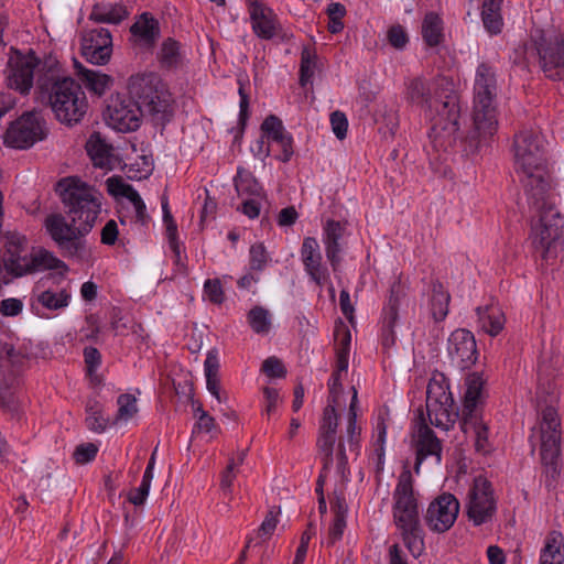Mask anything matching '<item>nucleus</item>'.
<instances>
[{
  "label": "nucleus",
  "instance_id": "obj_43",
  "mask_svg": "<svg viewBox=\"0 0 564 564\" xmlns=\"http://www.w3.org/2000/svg\"><path fill=\"white\" fill-rule=\"evenodd\" d=\"M316 53L310 47H304L301 53L300 64V85L306 86L314 75V68L316 66Z\"/></svg>",
  "mask_w": 564,
  "mask_h": 564
},
{
  "label": "nucleus",
  "instance_id": "obj_40",
  "mask_svg": "<svg viewBox=\"0 0 564 564\" xmlns=\"http://www.w3.org/2000/svg\"><path fill=\"white\" fill-rule=\"evenodd\" d=\"M159 61L164 68H175L181 62L180 43L172 37L163 41Z\"/></svg>",
  "mask_w": 564,
  "mask_h": 564
},
{
  "label": "nucleus",
  "instance_id": "obj_41",
  "mask_svg": "<svg viewBox=\"0 0 564 564\" xmlns=\"http://www.w3.org/2000/svg\"><path fill=\"white\" fill-rule=\"evenodd\" d=\"M86 424L90 431L101 433L108 425V419L104 417L101 405L95 399L88 400L86 404Z\"/></svg>",
  "mask_w": 564,
  "mask_h": 564
},
{
  "label": "nucleus",
  "instance_id": "obj_31",
  "mask_svg": "<svg viewBox=\"0 0 564 564\" xmlns=\"http://www.w3.org/2000/svg\"><path fill=\"white\" fill-rule=\"evenodd\" d=\"M25 362V356L17 351L11 344L0 340V375L17 378Z\"/></svg>",
  "mask_w": 564,
  "mask_h": 564
},
{
  "label": "nucleus",
  "instance_id": "obj_33",
  "mask_svg": "<svg viewBox=\"0 0 564 564\" xmlns=\"http://www.w3.org/2000/svg\"><path fill=\"white\" fill-rule=\"evenodd\" d=\"M85 148L95 166L104 167L109 162L112 147L106 142L100 132H93Z\"/></svg>",
  "mask_w": 564,
  "mask_h": 564
},
{
  "label": "nucleus",
  "instance_id": "obj_53",
  "mask_svg": "<svg viewBox=\"0 0 564 564\" xmlns=\"http://www.w3.org/2000/svg\"><path fill=\"white\" fill-rule=\"evenodd\" d=\"M106 185L108 193L115 197L122 196L128 198V196L134 191L132 185L124 183L122 177L117 175L107 178Z\"/></svg>",
  "mask_w": 564,
  "mask_h": 564
},
{
  "label": "nucleus",
  "instance_id": "obj_16",
  "mask_svg": "<svg viewBox=\"0 0 564 564\" xmlns=\"http://www.w3.org/2000/svg\"><path fill=\"white\" fill-rule=\"evenodd\" d=\"M447 351L452 364L459 369L471 367L478 357L476 340L471 332L458 328L447 340Z\"/></svg>",
  "mask_w": 564,
  "mask_h": 564
},
{
  "label": "nucleus",
  "instance_id": "obj_14",
  "mask_svg": "<svg viewBox=\"0 0 564 564\" xmlns=\"http://www.w3.org/2000/svg\"><path fill=\"white\" fill-rule=\"evenodd\" d=\"M80 52L88 63L95 65L107 64L112 54V36L110 31L106 28L84 31L80 40Z\"/></svg>",
  "mask_w": 564,
  "mask_h": 564
},
{
  "label": "nucleus",
  "instance_id": "obj_60",
  "mask_svg": "<svg viewBox=\"0 0 564 564\" xmlns=\"http://www.w3.org/2000/svg\"><path fill=\"white\" fill-rule=\"evenodd\" d=\"M485 29L490 34H499L503 26L501 13H481Z\"/></svg>",
  "mask_w": 564,
  "mask_h": 564
},
{
  "label": "nucleus",
  "instance_id": "obj_2",
  "mask_svg": "<svg viewBox=\"0 0 564 564\" xmlns=\"http://www.w3.org/2000/svg\"><path fill=\"white\" fill-rule=\"evenodd\" d=\"M55 192L65 215H47L44 220L45 230L63 257L84 261L90 254L85 237L96 225L104 196L77 176L61 178L55 185Z\"/></svg>",
  "mask_w": 564,
  "mask_h": 564
},
{
  "label": "nucleus",
  "instance_id": "obj_11",
  "mask_svg": "<svg viewBox=\"0 0 564 564\" xmlns=\"http://www.w3.org/2000/svg\"><path fill=\"white\" fill-rule=\"evenodd\" d=\"M41 59L30 48L26 53L11 47L7 64V82L11 89L22 95L29 94L33 87L34 70L40 66Z\"/></svg>",
  "mask_w": 564,
  "mask_h": 564
},
{
  "label": "nucleus",
  "instance_id": "obj_58",
  "mask_svg": "<svg viewBox=\"0 0 564 564\" xmlns=\"http://www.w3.org/2000/svg\"><path fill=\"white\" fill-rule=\"evenodd\" d=\"M330 124L337 139L343 140L347 135L348 120L344 112L336 110L330 113Z\"/></svg>",
  "mask_w": 564,
  "mask_h": 564
},
{
  "label": "nucleus",
  "instance_id": "obj_34",
  "mask_svg": "<svg viewBox=\"0 0 564 564\" xmlns=\"http://www.w3.org/2000/svg\"><path fill=\"white\" fill-rule=\"evenodd\" d=\"M334 339L336 343V367L338 371H347L351 334L343 322L335 327Z\"/></svg>",
  "mask_w": 564,
  "mask_h": 564
},
{
  "label": "nucleus",
  "instance_id": "obj_3",
  "mask_svg": "<svg viewBox=\"0 0 564 564\" xmlns=\"http://www.w3.org/2000/svg\"><path fill=\"white\" fill-rule=\"evenodd\" d=\"M405 99L425 109L431 121L429 138L436 150L447 151L456 144L460 106L452 80L446 77L410 78L405 82Z\"/></svg>",
  "mask_w": 564,
  "mask_h": 564
},
{
  "label": "nucleus",
  "instance_id": "obj_28",
  "mask_svg": "<svg viewBox=\"0 0 564 564\" xmlns=\"http://www.w3.org/2000/svg\"><path fill=\"white\" fill-rule=\"evenodd\" d=\"M477 323L479 328L490 336H497L503 328L505 316L502 312L494 306L486 305L476 308Z\"/></svg>",
  "mask_w": 564,
  "mask_h": 564
},
{
  "label": "nucleus",
  "instance_id": "obj_56",
  "mask_svg": "<svg viewBox=\"0 0 564 564\" xmlns=\"http://www.w3.org/2000/svg\"><path fill=\"white\" fill-rule=\"evenodd\" d=\"M204 291L208 300L214 304H221L225 301V294L219 279L206 280Z\"/></svg>",
  "mask_w": 564,
  "mask_h": 564
},
{
  "label": "nucleus",
  "instance_id": "obj_8",
  "mask_svg": "<svg viewBox=\"0 0 564 564\" xmlns=\"http://www.w3.org/2000/svg\"><path fill=\"white\" fill-rule=\"evenodd\" d=\"M393 518L399 529H417L419 506L413 490V478L408 466L399 476L393 492Z\"/></svg>",
  "mask_w": 564,
  "mask_h": 564
},
{
  "label": "nucleus",
  "instance_id": "obj_57",
  "mask_svg": "<svg viewBox=\"0 0 564 564\" xmlns=\"http://www.w3.org/2000/svg\"><path fill=\"white\" fill-rule=\"evenodd\" d=\"M387 36L390 45L398 50L404 48L409 42L408 34L400 24L392 25L388 30Z\"/></svg>",
  "mask_w": 564,
  "mask_h": 564
},
{
  "label": "nucleus",
  "instance_id": "obj_4",
  "mask_svg": "<svg viewBox=\"0 0 564 564\" xmlns=\"http://www.w3.org/2000/svg\"><path fill=\"white\" fill-rule=\"evenodd\" d=\"M497 96V80L491 66L481 63L477 67L474 85V128L459 140L460 151L466 156L479 153L481 147L498 129L495 99Z\"/></svg>",
  "mask_w": 564,
  "mask_h": 564
},
{
  "label": "nucleus",
  "instance_id": "obj_29",
  "mask_svg": "<svg viewBox=\"0 0 564 564\" xmlns=\"http://www.w3.org/2000/svg\"><path fill=\"white\" fill-rule=\"evenodd\" d=\"M129 12L120 3H96L89 14V20L97 23L119 24Z\"/></svg>",
  "mask_w": 564,
  "mask_h": 564
},
{
  "label": "nucleus",
  "instance_id": "obj_35",
  "mask_svg": "<svg viewBox=\"0 0 564 564\" xmlns=\"http://www.w3.org/2000/svg\"><path fill=\"white\" fill-rule=\"evenodd\" d=\"M451 301L449 293L445 290L444 285L435 280L432 282V296H431V314L435 322H442L448 314V305Z\"/></svg>",
  "mask_w": 564,
  "mask_h": 564
},
{
  "label": "nucleus",
  "instance_id": "obj_24",
  "mask_svg": "<svg viewBox=\"0 0 564 564\" xmlns=\"http://www.w3.org/2000/svg\"><path fill=\"white\" fill-rule=\"evenodd\" d=\"M560 454V435L557 431H544L541 427V463L545 466L546 473H551L552 476L558 474L557 460Z\"/></svg>",
  "mask_w": 564,
  "mask_h": 564
},
{
  "label": "nucleus",
  "instance_id": "obj_23",
  "mask_svg": "<svg viewBox=\"0 0 564 564\" xmlns=\"http://www.w3.org/2000/svg\"><path fill=\"white\" fill-rule=\"evenodd\" d=\"M19 381L17 378L1 375L0 377V409L6 413H9L11 417L21 420L23 411L19 397L17 395V389Z\"/></svg>",
  "mask_w": 564,
  "mask_h": 564
},
{
  "label": "nucleus",
  "instance_id": "obj_44",
  "mask_svg": "<svg viewBox=\"0 0 564 564\" xmlns=\"http://www.w3.org/2000/svg\"><path fill=\"white\" fill-rule=\"evenodd\" d=\"M336 443V434L318 432L316 446L323 456V468L328 469L333 464V453Z\"/></svg>",
  "mask_w": 564,
  "mask_h": 564
},
{
  "label": "nucleus",
  "instance_id": "obj_32",
  "mask_svg": "<svg viewBox=\"0 0 564 564\" xmlns=\"http://www.w3.org/2000/svg\"><path fill=\"white\" fill-rule=\"evenodd\" d=\"M429 421L437 429L448 431L459 419V409L455 402L453 404H442L438 406L426 408Z\"/></svg>",
  "mask_w": 564,
  "mask_h": 564
},
{
  "label": "nucleus",
  "instance_id": "obj_64",
  "mask_svg": "<svg viewBox=\"0 0 564 564\" xmlns=\"http://www.w3.org/2000/svg\"><path fill=\"white\" fill-rule=\"evenodd\" d=\"M118 235L119 230L117 223L113 219L108 220L101 229V243L106 246H113L118 239Z\"/></svg>",
  "mask_w": 564,
  "mask_h": 564
},
{
  "label": "nucleus",
  "instance_id": "obj_48",
  "mask_svg": "<svg viewBox=\"0 0 564 564\" xmlns=\"http://www.w3.org/2000/svg\"><path fill=\"white\" fill-rule=\"evenodd\" d=\"M235 187L239 195L261 196L262 194V187L252 174L236 177Z\"/></svg>",
  "mask_w": 564,
  "mask_h": 564
},
{
  "label": "nucleus",
  "instance_id": "obj_6",
  "mask_svg": "<svg viewBox=\"0 0 564 564\" xmlns=\"http://www.w3.org/2000/svg\"><path fill=\"white\" fill-rule=\"evenodd\" d=\"M160 78L154 73L131 76L128 84V96L140 106L143 115H150L156 123L164 124L172 117L170 101L159 89Z\"/></svg>",
  "mask_w": 564,
  "mask_h": 564
},
{
  "label": "nucleus",
  "instance_id": "obj_46",
  "mask_svg": "<svg viewBox=\"0 0 564 564\" xmlns=\"http://www.w3.org/2000/svg\"><path fill=\"white\" fill-rule=\"evenodd\" d=\"M346 8L340 2H332L328 4L326 13L328 17V31L332 34H337L343 31V18L346 15Z\"/></svg>",
  "mask_w": 564,
  "mask_h": 564
},
{
  "label": "nucleus",
  "instance_id": "obj_49",
  "mask_svg": "<svg viewBox=\"0 0 564 564\" xmlns=\"http://www.w3.org/2000/svg\"><path fill=\"white\" fill-rule=\"evenodd\" d=\"M117 403L119 409L115 422L119 420L128 421L138 412L137 399L133 394H120L117 399Z\"/></svg>",
  "mask_w": 564,
  "mask_h": 564
},
{
  "label": "nucleus",
  "instance_id": "obj_20",
  "mask_svg": "<svg viewBox=\"0 0 564 564\" xmlns=\"http://www.w3.org/2000/svg\"><path fill=\"white\" fill-rule=\"evenodd\" d=\"M261 131L281 148L276 159L283 163L289 162L294 154L293 137L285 131L282 120L275 115H269L261 123Z\"/></svg>",
  "mask_w": 564,
  "mask_h": 564
},
{
  "label": "nucleus",
  "instance_id": "obj_1",
  "mask_svg": "<svg viewBox=\"0 0 564 564\" xmlns=\"http://www.w3.org/2000/svg\"><path fill=\"white\" fill-rule=\"evenodd\" d=\"M514 166L522 173L528 203L538 215L531 223L532 246L541 259L549 264L563 250L564 219L549 199L550 183L545 177V147L543 138L532 131L522 130L513 137Z\"/></svg>",
  "mask_w": 564,
  "mask_h": 564
},
{
  "label": "nucleus",
  "instance_id": "obj_21",
  "mask_svg": "<svg viewBox=\"0 0 564 564\" xmlns=\"http://www.w3.org/2000/svg\"><path fill=\"white\" fill-rule=\"evenodd\" d=\"M345 232L346 226L334 219H328L323 226L325 253L334 271L338 269L341 262L340 253L344 248Z\"/></svg>",
  "mask_w": 564,
  "mask_h": 564
},
{
  "label": "nucleus",
  "instance_id": "obj_63",
  "mask_svg": "<svg viewBox=\"0 0 564 564\" xmlns=\"http://www.w3.org/2000/svg\"><path fill=\"white\" fill-rule=\"evenodd\" d=\"M127 199H129L132 203V205L134 206L137 220L140 221L141 224L148 223L149 216L147 214V207H145V204H144L143 199L141 198L140 194L134 189L128 196Z\"/></svg>",
  "mask_w": 564,
  "mask_h": 564
},
{
  "label": "nucleus",
  "instance_id": "obj_50",
  "mask_svg": "<svg viewBox=\"0 0 564 564\" xmlns=\"http://www.w3.org/2000/svg\"><path fill=\"white\" fill-rule=\"evenodd\" d=\"M269 254L262 242H257L250 247V270L261 272L267 267Z\"/></svg>",
  "mask_w": 564,
  "mask_h": 564
},
{
  "label": "nucleus",
  "instance_id": "obj_52",
  "mask_svg": "<svg viewBox=\"0 0 564 564\" xmlns=\"http://www.w3.org/2000/svg\"><path fill=\"white\" fill-rule=\"evenodd\" d=\"M423 531H403V542L409 552L419 557L424 551Z\"/></svg>",
  "mask_w": 564,
  "mask_h": 564
},
{
  "label": "nucleus",
  "instance_id": "obj_7",
  "mask_svg": "<svg viewBox=\"0 0 564 564\" xmlns=\"http://www.w3.org/2000/svg\"><path fill=\"white\" fill-rule=\"evenodd\" d=\"M525 55H538L544 74L551 79L564 78V37L553 31L536 29L531 33V45Z\"/></svg>",
  "mask_w": 564,
  "mask_h": 564
},
{
  "label": "nucleus",
  "instance_id": "obj_27",
  "mask_svg": "<svg viewBox=\"0 0 564 564\" xmlns=\"http://www.w3.org/2000/svg\"><path fill=\"white\" fill-rule=\"evenodd\" d=\"M75 66L77 68L78 78L83 85L97 96H102L113 84V78L107 74L88 69L77 62Z\"/></svg>",
  "mask_w": 564,
  "mask_h": 564
},
{
  "label": "nucleus",
  "instance_id": "obj_25",
  "mask_svg": "<svg viewBox=\"0 0 564 564\" xmlns=\"http://www.w3.org/2000/svg\"><path fill=\"white\" fill-rule=\"evenodd\" d=\"M130 32L140 44L153 47L160 37L159 21L151 13L144 12L131 25Z\"/></svg>",
  "mask_w": 564,
  "mask_h": 564
},
{
  "label": "nucleus",
  "instance_id": "obj_59",
  "mask_svg": "<svg viewBox=\"0 0 564 564\" xmlns=\"http://www.w3.org/2000/svg\"><path fill=\"white\" fill-rule=\"evenodd\" d=\"M334 512L333 528L332 529H345L346 528V513L347 506L345 499L337 498L335 503L332 506Z\"/></svg>",
  "mask_w": 564,
  "mask_h": 564
},
{
  "label": "nucleus",
  "instance_id": "obj_30",
  "mask_svg": "<svg viewBox=\"0 0 564 564\" xmlns=\"http://www.w3.org/2000/svg\"><path fill=\"white\" fill-rule=\"evenodd\" d=\"M29 274H33L44 270L62 269L68 270L67 264L58 259L52 251L45 248H32V258H30Z\"/></svg>",
  "mask_w": 564,
  "mask_h": 564
},
{
  "label": "nucleus",
  "instance_id": "obj_42",
  "mask_svg": "<svg viewBox=\"0 0 564 564\" xmlns=\"http://www.w3.org/2000/svg\"><path fill=\"white\" fill-rule=\"evenodd\" d=\"M484 387V380L481 375L474 372L466 379V391L464 394L463 405L478 406L479 399Z\"/></svg>",
  "mask_w": 564,
  "mask_h": 564
},
{
  "label": "nucleus",
  "instance_id": "obj_45",
  "mask_svg": "<svg viewBox=\"0 0 564 564\" xmlns=\"http://www.w3.org/2000/svg\"><path fill=\"white\" fill-rule=\"evenodd\" d=\"M482 423H484L482 413L478 406L465 408V405H463L462 420H460L459 424H460V430L465 434L470 433L471 431L477 429Z\"/></svg>",
  "mask_w": 564,
  "mask_h": 564
},
{
  "label": "nucleus",
  "instance_id": "obj_9",
  "mask_svg": "<svg viewBox=\"0 0 564 564\" xmlns=\"http://www.w3.org/2000/svg\"><path fill=\"white\" fill-rule=\"evenodd\" d=\"M497 510L492 484L484 476L474 479L467 494L466 514L475 527L488 523Z\"/></svg>",
  "mask_w": 564,
  "mask_h": 564
},
{
  "label": "nucleus",
  "instance_id": "obj_36",
  "mask_svg": "<svg viewBox=\"0 0 564 564\" xmlns=\"http://www.w3.org/2000/svg\"><path fill=\"white\" fill-rule=\"evenodd\" d=\"M422 35L429 46H436L443 39V21L435 12L425 14L422 23Z\"/></svg>",
  "mask_w": 564,
  "mask_h": 564
},
{
  "label": "nucleus",
  "instance_id": "obj_61",
  "mask_svg": "<svg viewBox=\"0 0 564 564\" xmlns=\"http://www.w3.org/2000/svg\"><path fill=\"white\" fill-rule=\"evenodd\" d=\"M141 160H142V166H140L138 169H134V164H131L129 166V169L127 171L129 178H138V180L147 178L152 173L153 164H152V161L150 160V158H148L147 155H142Z\"/></svg>",
  "mask_w": 564,
  "mask_h": 564
},
{
  "label": "nucleus",
  "instance_id": "obj_13",
  "mask_svg": "<svg viewBox=\"0 0 564 564\" xmlns=\"http://www.w3.org/2000/svg\"><path fill=\"white\" fill-rule=\"evenodd\" d=\"M3 238L2 263L7 274L13 279L29 275L32 249L28 248V238L17 231H7Z\"/></svg>",
  "mask_w": 564,
  "mask_h": 564
},
{
  "label": "nucleus",
  "instance_id": "obj_39",
  "mask_svg": "<svg viewBox=\"0 0 564 564\" xmlns=\"http://www.w3.org/2000/svg\"><path fill=\"white\" fill-rule=\"evenodd\" d=\"M251 329L257 334H267L271 329V314L263 306L256 305L247 314Z\"/></svg>",
  "mask_w": 564,
  "mask_h": 564
},
{
  "label": "nucleus",
  "instance_id": "obj_38",
  "mask_svg": "<svg viewBox=\"0 0 564 564\" xmlns=\"http://www.w3.org/2000/svg\"><path fill=\"white\" fill-rule=\"evenodd\" d=\"M541 558L564 561V535L561 531H551L546 536Z\"/></svg>",
  "mask_w": 564,
  "mask_h": 564
},
{
  "label": "nucleus",
  "instance_id": "obj_17",
  "mask_svg": "<svg viewBox=\"0 0 564 564\" xmlns=\"http://www.w3.org/2000/svg\"><path fill=\"white\" fill-rule=\"evenodd\" d=\"M249 13L252 30L258 37L271 40L274 36H279L283 41L289 40L288 34L283 32L272 9L265 7L258 0H251L249 3Z\"/></svg>",
  "mask_w": 564,
  "mask_h": 564
},
{
  "label": "nucleus",
  "instance_id": "obj_12",
  "mask_svg": "<svg viewBox=\"0 0 564 564\" xmlns=\"http://www.w3.org/2000/svg\"><path fill=\"white\" fill-rule=\"evenodd\" d=\"M108 123L119 132L135 131L141 126L143 112L134 100L123 94L111 95L106 109Z\"/></svg>",
  "mask_w": 564,
  "mask_h": 564
},
{
  "label": "nucleus",
  "instance_id": "obj_22",
  "mask_svg": "<svg viewBox=\"0 0 564 564\" xmlns=\"http://www.w3.org/2000/svg\"><path fill=\"white\" fill-rule=\"evenodd\" d=\"M416 458L414 464V471L420 473L421 465L427 456H435L437 463L442 458V444L435 435L434 431L426 424L424 417L421 415V423L417 431L416 440Z\"/></svg>",
  "mask_w": 564,
  "mask_h": 564
},
{
  "label": "nucleus",
  "instance_id": "obj_51",
  "mask_svg": "<svg viewBox=\"0 0 564 564\" xmlns=\"http://www.w3.org/2000/svg\"><path fill=\"white\" fill-rule=\"evenodd\" d=\"M338 415L333 403H328L323 410V416L318 432L337 434Z\"/></svg>",
  "mask_w": 564,
  "mask_h": 564
},
{
  "label": "nucleus",
  "instance_id": "obj_37",
  "mask_svg": "<svg viewBox=\"0 0 564 564\" xmlns=\"http://www.w3.org/2000/svg\"><path fill=\"white\" fill-rule=\"evenodd\" d=\"M352 389V397L349 404L348 421H347V438L351 451H358L361 429L357 425V390Z\"/></svg>",
  "mask_w": 564,
  "mask_h": 564
},
{
  "label": "nucleus",
  "instance_id": "obj_18",
  "mask_svg": "<svg viewBox=\"0 0 564 564\" xmlns=\"http://www.w3.org/2000/svg\"><path fill=\"white\" fill-rule=\"evenodd\" d=\"M459 507V501L453 494L443 492L430 503L425 522L432 529H438L440 524L444 529H451L457 519Z\"/></svg>",
  "mask_w": 564,
  "mask_h": 564
},
{
  "label": "nucleus",
  "instance_id": "obj_55",
  "mask_svg": "<svg viewBox=\"0 0 564 564\" xmlns=\"http://www.w3.org/2000/svg\"><path fill=\"white\" fill-rule=\"evenodd\" d=\"M98 453V447L94 443H86L78 445L73 454L77 464H87L95 459Z\"/></svg>",
  "mask_w": 564,
  "mask_h": 564
},
{
  "label": "nucleus",
  "instance_id": "obj_5",
  "mask_svg": "<svg viewBox=\"0 0 564 564\" xmlns=\"http://www.w3.org/2000/svg\"><path fill=\"white\" fill-rule=\"evenodd\" d=\"M48 100L56 119L69 127L80 122L88 102L82 85L70 77L52 76Z\"/></svg>",
  "mask_w": 564,
  "mask_h": 564
},
{
  "label": "nucleus",
  "instance_id": "obj_26",
  "mask_svg": "<svg viewBox=\"0 0 564 564\" xmlns=\"http://www.w3.org/2000/svg\"><path fill=\"white\" fill-rule=\"evenodd\" d=\"M454 399L449 391V383L444 373L435 372L426 387V408L453 404Z\"/></svg>",
  "mask_w": 564,
  "mask_h": 564
},
{
  "label": "nucleus",
  "instance_id": "obj_47",
  "mask_svg": "<svg viewBox=\"0 0 564 564\" xmlns=\"http://www.w3.org/2000/svg\"><path fill=\"white\" fill-rule=\"evenodd\" d=\"M69 299L70 295L66 290H63L59 293L44 291L39 295L37 301L48 310H59L68 305Z\"/></svg>",
  "mask_w": 564,
  "mask_h": 564
},
{
  "label": "nucleus",
  "instance_id": "obj_10",
  "mask_svg": "<svg viewBox=\"0 0 564 564\" xmlns=\"http://www.w3.org/2000/svg\"><path fill=\"white\" fill-rule=\"evenodd\" d=\"M44 120L34 112H24L12 121L3 134L4 145L24 150L46 138Z\"/></svg>",
  "mask_w": 564,
  "mask_h": 564
},
{
  "label": "nucleus",
  "instance_id": "obj_19",
  "mask_svg": "<svg viewBox=\"0 0 564 564\" xmlns=\"http://www.w3.org/2000/svg\"><path fill=\"white\" fill-rule=\"evenodd\" d=\"M301 257L305 271L311 280L323 286L329 280L328 269L322 263V253L316 238L306 237L301 248Z\"/></svg>",
  "mask_w": 564,
  "mask_h": 564
},
{
  "label": "nucleus",
  "instance_id": "obj_54",
  "mask_svg": "<svg viewBox=\"0 0 564 564\" xmlns=\"http://www.w3.org/2000/svg\"><path fill=\"white\" fill-rule=\"evenodd\" d=\"M261 370L270 378H284L286 376V368L281 359L275 356L267 358L262 362Z\"/></svg>",
  "mask_w": 564,
  "mask_h": 564
},
{
  "label": "nucleus",
  "instance_id": "obj_62",
  "mask_svg": "<svg viewBox=\"0 0 564 564\" xmlns=\"http://www.w3.org/2000/svg\"><path fill=\"white\" fill-rule=\"evenodd\" d=\"M84 359H85L87 372L89 375L95 372L101 364V355H100L99 350L91 346L84 348Z\"/></svg>",
  "mask_w": 564,
  "mask_h": 564
},
{
  "label": "nucleus",
  "instance_id": "obj_15",
  "mask_svg": "<svg viewBox=\"0 0 564 564\" xmlns=\"http://www.w3.org/2000/svg\"><path fill=\"white\" fill-rule=\"evenodd\" d=\"M406 286L398 279L393 281L389 289V296L382 307V346L390 348L395 344L394 326L399 319V310L406 299Z\"/></svg>",
  "mask_w": 564,
  "mask_h": 564
}]
</instances>
